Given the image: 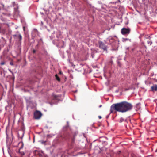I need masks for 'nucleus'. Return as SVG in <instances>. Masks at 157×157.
I'll return each mask as SVG.
<instances>
[{"label":"nucleus","mask_w":157,"mask_h":157,"mask_svg":"<svg viewBox=\"0 0 157 157\" xmlns=\"http://www.w3.org/2000/svg\"><path fill=\"white\" fill-rule=\"evenodd\" d=\"M132 104L126 101H123L119 103L113 104L110 108V113H113L114 110L120 112H125L129 111L132 108Z\"/></svg>","instance_id":"nucleus-1"},{"label":"nucleus","mask_w":157,"mask_h":157,"mask_svg":"<svg viewBox=\"0 0 157 157\" xmlns=\"http://www.w3.org/2000/svg\"><path fill=\"white\" fill-rule=\"evenodd\" d=\"M42 115V114L41 113L38 111H36L34 114V117L35 119H39Z\"/></svg>","instance_id":"nucleus-2"},{"label":"nucleus","mask_w":157,"mask_h":157,"mask_svg":"<svg viewBox=\"0 0 157 157\" xmlns=\"http://www.w3.org/2000/svg\"><path fill=\"white\" fill-rule=\"evenodd\" d=\"M130 31V29L129 28H123L121 31V33L123 35H125L129 34Z\"/></svg>","instance_id":"nucleus-3"},{"label":"nucleus","mask_w":157,"mask_h":157,"mask_svg":"<svg viewBox=\"0 0 157 157\" xmlns=\"http://www.w3.org/2000/svg\"><path fill=\"white\" fill-rule=\"evenodd\" d=\"M99 47L104 51H106L107 50V46L105 45L103 42L101 41H99L98 42Z\"/></svg>","instance_id":"nucleus-4"},{"label":"nucleus","mask_w":157,"mask_h":157,"mask_svg":"<svg viewBox=\"0 0 157 157\" xmlns=\"http://www.w3.org/2000/svg\"><path fill=\"white\" fill-rule=\"evenodd\" d=\"M18 145H21V147H20L19 149V153L21 155H25L24 152L23 151H21V149H22L23 147V143L22 142H20L19 143Z\"/></svg>","instance_id":"nucleus-5"},{"label":"nucleus","mask_w":157,"mask_h":157,"mask_svg":"<svg viewBox=\"0 0 157 157\" xmlns=\"http://www.w3.org/2000/svg\"><path fill=\"white\" fill-rule=\"evenodd\" d=\"M151 90L153 91L157 90V85L155 84L151 87Z\"/></svg>","instance_id":"nucleus-6"},{"label":"nucleus","mask_w":157,"mask_h":157,"mask_svg":"<svg viewBox=\"0 0 157 157\" xmlns=\"http://www.w3.org/2000/svg\"><path fill=\"white\" fill-rule=\"evenodd\" d=\"M18 38L19 39V40L20 41H21L22 39V37L21 35L20 34H19L18 36Z\"/></svg>","instance_id":"nucleus-7"},{"label":"nucleus","mask_w":157,"mask_h":157,"mask_svg":"<svg viewBox=\"0 0 157 157\" xmlns=\"http://www.w3.org/2000/svg\"><path fill=\"white\" fill-rule=\"evenodd\" d=\"M56 79H57V80H58L59 81H60V78L58 76V75L56 74L55 75Z\"/></svg>","instance_id":"nucleus-8"},{"label":"nucleus","mask_w":157,"mask_h":157,"mask_svg":"<svg viewBox=\"0 0 157 157\" xmlns=\"http://www.w3.org/2000/svg\"><path fill=\"white\" fill-rule=\"evenodd\" d=\"M124 119L123 118H121L120 119V122H123L124 121Z\"/></svg>","instance_id":"nucleus-9"},{"label":"nucleus","mask_w":157,"mask_h":157,"mask_svg":"<svg viewBox=\"0 0 157 157\" xmlns=\"http://www.w3.org/2000/svg\"><path fill=\"white\" fill-rule=\"evenodd\" d=\"M5 62L4 61H3V62L1 63L0 64L1 65H4L5 64Z\"/></svg>","instance_id":"nucleus-10"},{"label":"nucleus","mask_w":157,"mask_h":157,"mask_svg":"<svg viewBox=\"0 0 157 157\" xmlns=\"http://www.w3.org/2000/svg\"><path fill=\"white\" fill-rule=\"evenodd\" d=\"M3 14H4L5 15H6V16H10V13H3Z\"/></svg>","instance_id":"nucleus-11"},{"label":"nucleus","mask_w":157,"mask_h":157,"mask_svg":"<svg viewBox=\"0 0 157 157\" xmlns=\"http://www.w3.org/2000/svg\"><path fill=\"white\" fill-rule=\"evenodd\" d=\"M91 56L92 58H94V54L93 52L92 53Z\"/></svg>","instance_id":"nucleus-12"},{"label":"nucleus","mask_w":157,"mask_h":157,"mask_svg":"<svg viewBox=\"0 0 157 157\" xmlns=\"http://www.w3.org/2000/svg\"><path fill=\"white\" fill-rule=\"evenodd\" d=\"M74 140H75V136H74V137L72 139V142L74 143Z\"/></svg>","instance_id":"nucleus-13"},{"label":"nucleus","mask_w":157,"mask_h":157,"mask_svg":"<svg viewBox=\"0 0 157 157\" xmlns=\"http://www.w3.org/2000/svg\"><path fill=\"white\" fill-rule=\"evenodd\" d=\"M36 52V50H35L33 49V54H34V53H35Z\"/></svg>","instance_id":"nucleus-14"},{"label":"nucleus","mask_w":157,"mask_h":157,"mask_svg":"<svg viewBox=\"0 0 157 157\" xmlns=\"http://www.w3.org/2000/svg\"><path fill=\"white\" fill-rule=\"evenodd\" d=\"M148 44H150V45H151V44H152V42L150 41H148Z\"/></svg>","instance_id":"nucleus-15"},{"label":"nucleus","mask_w":157,"mask_h":157,"mask_svg":"<svg viewBox=\"0 0 157 157\" xmlns=\"http://www.w3.org/2000/svg\"><path fill=\"white\" fill-rule=\"evenodd\" d=\"M57 97V95H54V98H56Z\"/></svg>","instance_id":"nucleus-16"},{"label":"nucleus","mask_w":157,"mask_h":157,"mask_svg":"<svg viewBox=\"0 0 157 157\" xmlns=\"http://www.w3.org/2000/svg\"><path fill=\"white\" fill-rule=\"evenodd\" d=\"M10 64L11 65H13V62H11L10 63Z\"/></svg>","instance_id":"nucleus-17"},{"label":"nucleus","mask_w":157,"mask_h":157,"mask_svg":"<svg viewBox=\"0 0 157 157\" xmlns=\"http://www.w3.org/2000/svg\"><path fill=\"white\" fill-rule=\"evenodd\" d=\"M121 151H119L117 152V154H119L121 153Z\"/></svg>","instance_id":"nucleus-18"},{"label":"nucleus","mask_w":157,"mask_h":157,"mask_svg":"<svg viewBox=\"0 0 157 157\" xmlns=\"http://www.w3.org/2000/svg\"><path fill=\"white\" fill-rule=\"evenodd\" d=\"M98 117L99 119H101V116H99Z\"/></svg>","instance_id":"nucleus-19"},{"label":"nucleus","mask_w":157,"mask_h":157,"mask_svg":"<svg viewBox=\"0 0 157 157\" xmlns=\"http://www.w3.org/2000/svg\"><path fill=\"white\" fill-rule=\"evenodd\" d=\"M2 6H3V7H4V5L3 4H2Z\"/></svg>","instance_id":"nucleus-20"},{"label":"nucleus","mask_w":157,"mask_h":157,"mask_svg":"<svg viewBox=\"0 0 157 157\" xmlns=\"http://www.w3.org/2000/svg\"><path fill=\"white\" fill-rule=\"evenodd\" d=\"M14 36H17V35H14Z\"/></svg>","instance_id":"nucleus-21"},{"label":"nucleus","mask_w":157,"mask_h":157,"mask_svg":"<svg viewBox=\"0 0 157 157\" xmlns=\"http://www.w3.org/2000/svg\"><path fill=\"white\" fill-rule=\"evenodd\" d=\"M101 106H102V105H100V106H99V107H101Z\"/></svg>","instance_id":"nucleus-22"},{"label":"nucleus","mask_w":157,"mask_h":157,"mask_svg":"<svg viewBox=\"0 0 157 157\" xmlns=\"http://www.w3.org/2000/svg\"><path fill=\"white\" fill-rule=\"evenodd\" d=\"M45 143V142H43V143Z\"/></svg>","instance_id":"nucleus-23"},{"label":"nucleus","mask_w":157,"mask_h":157,"mask_svg":"<svg viewBox=\"0 0 157 157\" xmlns=\"http://www.w3.org/2000/svg\"><path fill=\"white\" fill-rule=\"evenodd\" d=\"M95 52H97V51H96Z\"/></svg>","instance_id":"nucleus-24"}]
</instances>
